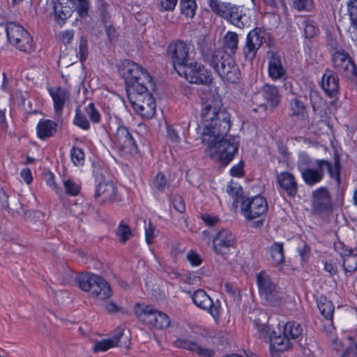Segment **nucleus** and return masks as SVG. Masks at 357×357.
Segmentation results:
<instances>
[{"label": "nucleus", "instance_id": "c9c22d12", "mask_svg": "<svg viewBox=\"0 0 357 357\" xmlns=\"http://www.w3.org/2000/svg\"><path fill=\"white\" fill-rule=\"evenodd\" d=\"M54 19L58 24H63L68 17H70L68 7L64 6L60 1L54 2Z\"/></svg>", "mask_w": 357, "mask_h": 357}, {"label": "nucleus", "instance_id": "39448f33", "mask_svg": "<svg viewBox=\"0 0 357 357\" xmlns=\"http://www.w3.org/2000/svg\"><path fill=\"white\" fill-rule=\"evenodd\" d=\"M268 211V202L260 195L241 200V211L245 220L252 221L257 219L252 223L254 228L263 227Z\"/></svg>", "mask_w": 357, "mask_h": 357}, {"label": "nucleus", "instance_id": "603ef678", "mask_svg": "<svg viewBox=\"0 0 357 357\" xmlns=\"http://www.w3.org/2000/svg\"><path fill=\"white\" fill-rule=\"evenodd\" d=\"M178 0H157L158 7L160 12L174 11Z\"/></svg>", "mask_w": 357, "mask_h": 357}, {"label": "nucleus", "instance_id": "37998d69", "mask_svg": "<svg viewBox=\"0 0 357 357\" xmlns=\"http://www.w3.org/2000/svg\"><path fill=\"white\" fill-rule=\"evenodd\" d=\"M229 3V2L221 1L220 0H207V4L211 10L221 18L225 15V12Z\"/></svg>", "mask_w": 357, "mask_h": 357}, {"label": "nucleus", "instance_id": "bb28decb", "mask_svg": "<svg viewBox=\"0 0 357 357\" xmlns=\"http://www.w3.org/2000/svg\"><path fill=\"white\" fill-rule=\"evenodd\" d=\"M123 335V329L118 328L115 335L112 338L96 341L93 347V351L94 353L104 352L110 348L119 346L120 340Z\"/></svg>", "mask_w": 357, "mask_h": 357}, {"label": "nucleus", "instance_id": "2eb2a0df", "mask_svg": "<svg viewBox=\"0 0 357 357\" xmlns=\"http://www.w3.org/2000/svg\"><path fill=\"white\" fill-rule=\"evenodd\" d=\"M189 54L190 47L183 40H174L167 46V55L179 75H181V68L189 62Z\"/></svg>", "mask_w": 357, "mask_h": 357}, {"label": "nucleus", "instance_id": "7c9ffc66", "mask_svg": "<svg viewBox=\"0 0 357 357\" xmlns=\"http://www.w3.org/2000/svg\"><path fill=\"white\" fill-rule=\"evenodd\" d=\"M303 332V329L301 324L296 321H289L284 325L282 333L291 342V340L299 342L302 339Z\"/></svg>", "mask_w": 357, "mask_h": 357}, {"label": "nucleus", "instance_id": "6e6552de", "mask_svg": "<svg viewBox=\"0 0 357 357\" xmlns=\"http://www.w3.org/2000/svg\"><path fill=\"white\" fill-rule=\"evenodd\" d=\"M6 31L10 44L20 51L31 54L35 50V44L32 36L20 24L6 23Z\"/></svg>", "mask_w": 357, "mask_h": 357}, {"label": "nucleus", "instance_id": "a18cd8bd", "mask_svg": "<svg viewBox=\"0 0 357 357\" xmlns=\"http://www.w3.org/2000/svg\"><path fill=\"white\" fill-rule=\"evenodd\" d=\"M73 123L76 126L84 130H89L91 128L89 121L79 107H77L75 109V115L73 119Z\"/></svg>", "mask_w": 357, "mask_h": 357}, {"label": "nucleus", "instance_id": "3c124183", "mask_svg": "<svg viewBox=\"0 0 357 357\" xmlns=\"http://www.w3.org/2000/svg\"><path fill=\"white\" fill-rule=\"evenodd\" d=\"M158 230L151 221H149L148 225H145L146 241L149 245L153 243L154 238L157 236Z\"/></svg>", "mask_w": 357, "mask_h": 357}, {"label": "nucleus", "instance_id": "052dcab7", "mask_svg": "<svg viewBox=\"0 0 357 357\" xmlns=\"http://www.w3.org/2000/svg\"><path fill=\"white\" fill-rule=\"evenodd\" d=\"M46 183L48 186L52 188L57 195H60L62 192L61 189L58 186L55 181V176L51 172L46 174Z\"/></svg>", "mask_w": 357, "mask_h": 357}, {"label": "nucleus", "instance_id": "ddd939ff", "mask_svg": "<svg viewBox=\"0 0 357 357\" xmlns=\"http://www.w3.org/2000/svg\"><path fill=\"white\" fill-rule=\"evenodd\" d=\"M113 143L123 156L136 155L139 153L137 144L128 127L119 124L113 136Z\"/></svg>", "mask_w": 357, "mask_h": 357}, {"label": "nucleus", "instance_id": "49530a36", "mask_svg": "<svg viewBox=\"0 0 357 357\" xmlns=\"http://www.w3.org/2000/svg\"><path fill=\"white\" fill-rule=\"evenodd\" d=\"M70 158L75 166H82L85 161V154L82 148L73 146L70 150Z\"/></svg>", "mask_w": 357, "mask_h": 357}, {"label": "nucleus", "instance_id": "2f4dec72", "mask_svg": "<svg viewBox=\"0 0 357 357\" xmlns=\"http://www.w3.org/2000/svg\"><path fill=\"white\" fill-rule=\"evenodd\" d=\"M292 347V342L284 335L275 336L271 339L270 351L272 356L276 355L278 352L287 351Z\"/></svg>", "mask_w": 357, "mask_h": 357}, {"label": "nucleus", "instance_id": "58836bf2", "mask_svg": "<svg viewBox=\"0 0 357 357\" xmlns=\"http://www.w3.org/2000/svg\"><path fill=\"white\" fill-rule=\"evenodd\" d=\"M301 25L303 27L305 38L311 39L319 35V29L313 20L305 19L302 21Z\"/></svg>", "mask_w": 357, "mask_h": 357}, {"label": "nucleus", "instance_id": "ea45409f", "mask_svg": "<svg viewBox=\"0 0 357 357\" xmlns=\"http://www.w3.org/2000/svg\"><path fill=\"white\" fill-rule=\"evenodd\" d=\"M68 1L80 17L84 18L88 16L90 8L89 0H68Z\"/></svg>", "mask_w": 357, "mask_h": 357}, {"label": "nucleus", "instance_id": "f257e3e1", "mask_svg": "<svg viewBox=\"0 0 357 357\" xmlns=\"http://www.w3.org/2000/svg\"><path fill=\"white\" fill-rule=\"evenodd\" d=\"M297 166L302 179L308 186L320 183L325 176V170L338 187L341 184V162L337 153L333 155V162L325 159L312 160L307 154L303 153L299 155Z\"/></svg>", "mask_w": 357, "mask_h": 357}, {"label": "nucleus", "instance_id": "de8ad7c7", "mask_svg": "<svg viewBox=\"0 0 357 357\" xmlns=\"http://www.w3.org/2000/svg\"><path fill=\"white\" fill-rule=\"evenodd\" d=\"M77 56L79 57V61L82 63H84L89 56V46H88V40L84 36H81L79 38V46H78V52Z\"/></svg>", "mask_w": 357, "mask_h": 357}, {"label": "nucleus", "instance_id": "0e129e2a", "mask_svg": "<svg viewBox=\"0 0 357 357\" xmlns=\"http://www.w3.org/2000/svg\"><path fill=\"white\" fill-rule=\"evenodd\" d=\"M187 259L194 266H199L202 262L199 255L192 250L187 254Z\"/></svg>", "mask_w": 357, "mask_h": 357}, {"label": "nucleus", "instance_id": "bf43d9fd", "mask_svg": "<svg viewBox=\"0 0 357 357\" xmlns=\"http://www.w3.org/2000/svg\"><path fill=\"white\" fill-rule=\"evenodd\" d=\"M334 249L335 250L339 253L343 258L349 255L352 248H349L347 245H346L342 241H337L334 243Z\"/></svg>", "mask_w": 357, "mask_h": 357}, {"label": "nucleus", "instance_id": "f03ea898", "mask_svg": "<svg viewBox=\"0 0 357 357\" xmlns=\"http://www.w3.org/2000/svg\"><path fill=\"white\" fill-rule=\"evenodd\" d=\"M201 116L204 123V134L215 139L227 135L231 128L230 114L219 96L211 95L202 103Z\"/></svg>", "mask_w": 357, "mask_h": 357}, {"label": "nucleus", "instance_id": "4c0bfd02", "mask_svg": "<svg viewBox=\"0 0 357 357\" xmlns=\"http://www.w3.org/2000/svg\"><path fill=\"white\" fill-rule=\"evenodd\" d=\"M310 101L313 112L315 114L321 115L322 113V109L326 105V101L317 91H314L310 93Z\"/></svg>", "mask_w": 357, "mask_h": 357}, {"label": "nucleus", "instance_id": "1a4fd4ad", "mask_svg": "<svg viewBox=\"0 0 357 357\" xmlns=\"http://www.w3.org/2000/svg\"><path fill=\"white\" fill-rule=\"evenodd\" d=\"M218 139H220L210 145L209 156L218 160L222 166L226 167L237 153L238 144L235 142V137L225 139V137H220Z\"/></svg>", "mask_w": 357, "mask_h": 357}, {"label": "nucleus", "instance_id": "b1692460", "mask_svg": "<svg viewBox=\"0 0 357 357\" xmlns=\"http://www.w3.org/2000/svg\"><path fill=\"white\" fill-rule=\"evenodd\" d=\"M268 76L273 81L287 79L286 70L282 63L281 57L276 52H271L268 57Z\"/></svg>", "mask_w": 357, "mask_h": 357}, {"label": "nucleus", "instance_id": "4be33fe9", "mask_svg": "<svg viewBox=\"0 0 357 357\" xmlns=\"http://www.w3.org/2000/svg\"><path fill=\"white\" fill-rule=\"evenodd\" d=\"M321 87L327 97L336 99L340 93V79L337 73L327 68L322 75Z\"/></svg>", "mask_w": 357, "mask_h": 357}, {"label": "nucleus", "instance_id": "0eeeda50", "mask_svg": "<svg viewBox=\"0 0 357 357\" xmlns=\"http://www.w3.org/2000/svg\"><path fill=\"white\" fill-rule=\"evenodd\" d=\"M127 96L135 113L142 119H150L155 116L156 104L147 87L145 91L130 92Z\"/></svg>", "mask_w": 357, "mask_h": 357}, {"label": "nucleus", "instance_id": "f8f14e48", "mask_svg": "<svg viewBox=\"0 0 357 357\" xmlns=\"http://www.w3.org/2000/svg\"><path fill=\"white\" fill-rule=\"evenodd\" d=\"M312 206L313 213L321 219H326L333 214L332 197L326 187H320L312 192Z\"/></svg>", "mask_w": 357, "mask_h": 357}, {"label": "nucleus", "instance_id": "393cba45", "mask_svg": "<svg viewBox=\"0 0 357 357\" xmlns=\"http://www.w3.org/2000/svg\"><path fill=\"white\" fill-rule=\"evenodd\" d=\"M217 73L224 82L237 83L241 79V73L235 61L231 58Z\"/></svg>", "mask_w": 357, "mask_h": 357}, {"label": "nucleus", "instance_id": "5fc2aeb1", "mask_svg": "<svg viewBox=\"0 0 357 357\" xmlns=\"http://www.w3.org/2000/svg\"><path fill=\"white\" fill-rule=\"evenodd\" d=\"M227 193L234 199V202H238L239 199L241 198L242 200L244 199L243 197V190L241 187L235 185H229L227 188Z\"/></svg>", "mask_w": 357, "mask_h": 357}, {"label": "nucleus", "instance_id": "69168bd1", "mask_svg": "<svg viewBox=\"0 0 357 357\" xmlns=\"http://www.w3.org/2000/svg\"><path fill=\"white\" fill-rule=\"evenodd\" d=\"M201 219L206 224V225L209 227L215 226L219 222V218L218 216L211 215L207 213L202 215Z\"/></svg>", "mask_w": 357, "mask_h": 357}, {"label": "nucleus", "instance_id": "5701e85b", "mask_svg": "<svg viewBox=\"0 0 357 357\" xmlns=\"http://www.w3.org/2000/svg\"><path fill=\"white\" fill-rule=\"evenodd\" d=\"M47 91L53 100L55 114L61 116L66 104L70 100V91L63 86H49Z\"/></svg>", "mask_w": 357, "mask_h": 357}, {"label": "nucleus", "instance_id": "e433bc0d", "mask_svg": "<svg viewBox=\"0 0 357 357\" xmlns=\"http://www.w3.org/2000/svg\"><path fill=\"white\" fill-rule=\"evenodd\" d=\"M181 13L186 17L192 19L197 9L196 0H180Z\"/></svg>", "mask_w": 357, "mask_h": 357}, {"label": "nucleus", "instance_id": "72a5a7b5", "mask_svg": "<svg viewBox=\"0 0 357 357\" xmlns=\"http://www.w3.org/2000/svg\"><path fill=\"white\" fill-rule=\"evenodd\" d=\"M271 258L274 266H278L284 261V243H274L269 248Z\"/></svg>", "mask_w": 357, "mask_h": 357}, {"label": "nucleus", "instance_id": "cd10ccee", "mask_svg": "<svg viewBox=\"0 0 357 357\" xmlns=\"http://www.w3.org/2000/svg\"><path fill=\"white\" fill-rule=\"evenodd\" d=\"M262 94L266 104L272 109L276 108L280 103L281 96L277 86L266 84L262 87Z\"/></svg>", "mask_w": 357, "mask_h": 357}, {"label": "nucleus", "instance_id": "473e14b6", "mask_svg": "<svg viewBox=\"0 0 357 357\" xmlns=\"http://www.w3.org/2000/svg\"><path fill=\"white\" fill-rule=\"evenodd\" d=\"M231 15L232 16L229 21V24L241 29H243L250 26V20L243 12V10L241 6H237L235 11Z\"/></svg>", "mask_w": 357, "mask_h": 357}, {"label": "nucleus", "instance_id": "423d86ee", "mask_svg": "<svg viewBox=\"0 0 357 357\" xmlns=\"http://www.w3.org/2000/svg\"><path fill=\"white\" fill-rule=\"evenodd\" d=\"M134 313L140 322L149 328L164 330L170 326L169 317L152 305L137 303L134 306Z\"/></svg>", "mask_w": 357, "mask_h": 357}, {"label": "nucleus", "instance_id": "aec40b11", "mask_svg": "<svg viewBox=\"0 0 357 357\" xmlns=\"http://www.w3.org/2000/svg\"><path fill=\"white\" fill-rule=\"evenodd\" d=\"M276 183L280 194H285L289 197L294 198L298 192V184L295 176L284 171L277 174Z\"/></svg>", "mask_w": 357, "mask_h": 357}, {"label": "nucleus", "instance_id": "8fccbe9b", "mask_svg": "<svg viewBox=\"0 0 357 357\" xmlns=\"http://www.w3.org/2000/svg\"><path fill=\"white\" fill-rule=\"evenodd\" d=\"M342 266L346 275L348 273L352 275L357 271V264L356 265L355 259L351 255V253L343 258Z\"/></svg>", "mask_w": 357, "mask_h": 357}, {"label": "nucleus", "instance_id": "13d9d810", "mask_svg": "<svg viewBox=\"0 0 357 357\" xmlns=\"http://www.w3.org/2000/svg\"><path fill=\"white\" fill-rule=\"evenodd\" d=\"M175 344L178 348L186 349L192 352L194 346H195V342L185 338H178L176 340Z\"/></svg>", "mask_w": 357, "mask_h": 357}, {"label": "nucleus", "instance_id": "dca6fc26", "mask_svg": "<svg viewBox=\"0 0 357 357\" xmlns=\"http://www.w3.org/2000/svg\"><path fill=\"white\" fill-rule=\"evenodd\" d=\"M190 83L209 86L213 82V76L205 66L197 61H190L181 68V75Z\"/></svg>", "mask_w": 357, "mask_h": 357}, {"label": "nucleus", "instance_id": "c85d7f7f", "mask_svg": "<svg viewBox=\"0 0 357 357\" xmlns=\"http://www.w3.org/2000/svg\"><path fill=\"white\" fill-rule=\"evenodd\" d=\"M289 116L308 122V112L306 105L298 98H294L289 102Z\"/></svg>", "mask_w": 357, "mask_h": 357}, {"label": "nucleus", "instance_id": "4468645a", "mask_svg": "<svg viewBox=\"0 0 357 357\" xmlns=\"http://www.w3.org/2000/svg\"><path fill=\"white\" fill-rule=\"evenodd\" d=\"M331 62L336 73L350 79H357L356 64L344 49L336 50L331 54Z\"/></svg>", "mask_w": 357, "mask_h": 357}, {"label": "nucleus", "instance_id": "774afa93", "mask_svg": "<svg viewBox=\"0 0 357 357\" xmlns=\"http://www.w3.org/2000/svg\"><path fill=\"white\" fill-rule=\"evenodd\" d=\"M341 357H357V345H352L347 348Z\"/></svg>", "mask_w": 357, "mask_h": 357}, {"label": "nucleus", "instance_id": "a19ab883", "mask_svg": "<svg viewBox=\"0 0 357 357\" xmlns=\"http://www.w3.org/2000/svg\"><path fill=\"white\" fill-rule=\"evenodd\" d=\"M167 184V181L165 174L159 172L154 176L151 188L154 192L162 193L165 191Z\"/></svg>", "mask_w": 357, "mask_h": 357}, {"label": "nucleus", "instance_id": "09e8293b", "mask_svg": "<svg viewBox=\"0 0 357 357\" xmlns=\"http://www.w3.org/2000/svg\"><path fill=\"white\" fill-rule=\"evenodd\" d=\"M85 112L88 115L90 121L94 123L98 124L101 121V114L98 108L96 107L93 102H90L85 107Z\"/></svg>", "mask_w": 357, "mask_h": 357}, {"label": "nucleus", "instance_id": "4d7b16f0", "mask_svg": "<svg viewBox=\"0 0 357 357\" xmlns=\"http://www.w3.org/2000/svg\"><path fill=\"white\" fill-rule=\"evenodd\" d=\"M349 12L351 24L357 30V0H350L349 3Z\"/></svg>", "mask_w": 357, "mask_h": 357}, {"label": "nucleus", "instance_id": "864d4df0", "mask_svg": "<svg viewBox=\"0 0 357 357\" xmlns=\"http://www.w3.org/2000/svg\"><path fill=\"white\" fill-rule=\"evenodd\" d=\"M192 353L201 357H213L215 356V351L213 349L202 347L197 342H195Z\"/></svg>", "mask_w": 357, "mask_h": 357}, {"label": "nucleus", "instance_id": "c756f323", "mask_svg": "<svg viewBox=\"0 0 357 357\" xmlns=\"http://www.w3.org/2000/svg\"><path fill=\"white\" fill-rule=\"evenodd\" d=\"M317 305L321 314L326 320L330 321L331 324L333 325L335 311V306L333 302L328 300L325 296L321 295L317 299Z\"/></svg>", "mask_w": 357, "mask_h": 357}, {"label": "nucleus", "instance_id": "20e7f679", "mask_svg": "<svg viewBox=\"0 0 357 357\" xmlns=\"http://www.w3.org/2000/svg\"><path fill=\"white\" fill-rule=\"evenodd\" d=\"M76 281L81 290L96 300L105 301L112 295L110 284L100 275L83 273L77 276Z\"/></svg>", "mask_w": 357, "mask_h": 357}, {"label": "nucleus", "instance_id": "f3484780", "mask_svg": "<svg viewBox=\"0 0 357 357\" xmlns=\"http://www.w3.org/2000/svg\"><path fill=\"white\" fill-rule=\"evenodd\" d=\"M266 30L262 27L257 26L250 31L245 38L242 52L246 61H252L259 49L266 41Z\"/></svg>", "mask_w": 357, "mask_h": 357}, {"label": "nucleus", "instance_id": "e2e57ef3", "mask_svg": "<svg viewBox=\"0 0 357 357\" xmlns=\"http://www.w3.org/2000/svg\"><path fill=\"white\" fill-rule=\"evenodd\" d=\"M266 6L272 10L285 8L284 0H262Z\"/></svg>", "mask_w": 357, "mask_h": 357}, {"label": "nucleus", "instance_id": "a211bd4d", "mask_svg": "<svg viewBox=\"0 0 357 357\" xmlns=\"http://www.w3.org/2000/svg\"><path fill=\"white\" fill-rule=\"evenodd\" d=\"M200 54L203 61L208 64L215 73H218L223 68L224 64L231 58L228 52L222 49L212 51L211 48L204 46L201 47Z\"/></svg>", "mask_w": 357, "mask_h": 357}, {"label": "nucleus", "instance_id": "a878e982", "mask_svg": "<svg viewBox=\"0 0 357 357\" xmlns=\"http://www.w3.org/2000/svg\"><path fill=\"white\" fill-rule=\"evenodd\" d=\"M58 123L50 119H41L36 126L38 137L45 140L55 135L57 131Z\"/></svg>", "mask_w": 357, "mask_h": 357}, {"label": "nucleus", "instance_id": "9d476101", "mask_svg": "<svg viewBox=\"0 0 357 357\" xmlns=\"http://www.w3.org/2000/svg\"><path fill=\"white\" fill-rule=\"evenodd\" d=\"M257 284L261 296L271 305L279 306L284 303L283 293L265 271H261L257 275Z\"/></svg>", "mask_w": 357, "mask_h": 357}, {"label": "nucleus", "instance_id": "9b49d317", "mask_svg": "<svg viewBox=\"0 0 357 357\" xmlns=\"http://www.w3.org/2000/svg\"><path fill=\"white\" fill-rule=\"evenodd\" d=\"M107 170L99 168L95 172L96 181L98 183L94 197L100 204L112 203L119 200L118 190L114 183L107 180Z\"/></svg>", "mask_w": 357, "mask_h": 357}, {"label": "nucleus", "instance_id": "412c9836", "mask_svg": "<svg viewBox=\"0 0 357 357\" xmlns=\"http://www.w3.org/2000/svg\"><path fill=\"white\" fill-rule=\"evenodd\" d=\"M192 298L196 306L209 312L214 319H219L220 311V303H213L211 297L204 289H200L196 290L193 293Z\"/></svg>", "mask_w": 357, "mask_h": 357}, {"label": "nucleus", "instance_id": "338daca9", "mask_svg": "<svg viewBox=\"0 0 357 357\" xmlns=\"http://www.w3.org/2000/svg\"><path fill=\"white\" fill-rule=\"evenodd\" d=\"M324 270L326 272L329 273L330 275L332 276L337 274V266H336L335 263L333 262L332 260L326 261L324 262Z\"/></svg>", "mask_w": 357, "mask_h": 357}, {"label": "nucleus", "instance_id": "f704fd0d", "mask_svg": "<svg viewBox=\"0 0 357 357\" xmlns=\"http://www.w3.org/2000/svg\"><path fill=\"white\" fill-rule=\"evenodd\" d=\"M238 36L236 32L228 31L224 37L225 51H229V54H234L238 50Z\"/></svg>", "mask_w": 357, "mask_h": 357}, {"label": "nucleus", "instance_id": "6e6d98bb", "mask_svg": "<svg viewBox=\"0 0 357 357\" xmlns=\"http://www.w3.org/2000/svg\"><path fill=\"white\" fill-rule=\"evenodd\" d=\"M174 208L181 213H183L185 211V204L183 198L180 195H175L172 201Z\"/></svg>", "mask_w": 357, "mask_h": 357}, {"label": "nucleus", "instance_id": "6ab92c4d", "mask_svg": "<svg viewBox=\"0 0 357 357\" xmlns=\"http://www.w3.org/2000/svg\"><path fill=\"white\" fill-rule=\"evenodd\" d=\"M236 238L235 235L227 229H222L217 232L213 239V248L216 255L225 256L235 248Z\"/></svg>", "mask_w": 357, "mask_h": 357}, {"label": "nucleus", "instance_id": "7ed1b4c3", "mask_svg": "<svg viewBox=\"0 0 357 357\" xmlns=\"http://www.w3.org/2000/svg\"><path fill=\"white\" fill-rule=\"evenodd\" d=\"M119 72L125 82L127 93L145 91L147 84L152 81L151 76L146 69L131 60L122 61L119 66Z\"/></svg>", "mask_w": 357, "mask_h": 357}, {"label": "nucleus", "instance_id": "79ce46f5", "mask_svg": "<svg viewBox=\"0 0 357 357\" xmlns=\"http://www.w3.org/2000/svg\"><path fill=\"white\" fill-rule=\"evenodd\" d=\"M65 193L68 196L75 197L81 192V185L69 178L63 181Z\"/></svg>", "mask_w": 357, "mask_h": 357}, {"label": "nucleus", "instance_id": "680f3d73", "mask_svg": "<svg viewBox=\"0 0 357 357\" xmlns=\"http://www.w3.org/2000/svg\"><path fill=\"white\" fill-rule=\"evenodd\" d=\"M244 162H239L237 165L233 166L230 169V174L232 176L241 178L244 176Z\"/></svg>", "mask_w": 357, "mask_h": 357}, {"label": "nucleus", "instance_id": "c03bdc74", "mask_svg": "<svg viewBox=\"0 0 357 357\" xmlns=\"http://www.w3.org/2000/svg\"><path fill=\"white\" fill-rule=\"evenodd\" d=\"M116 234L119 238V240L122 243H126L132 236V232L130 227L123 221H121L119 225Z\"/></svg>", "mask_w": 357, "mask_h": 357}]
</instances>
